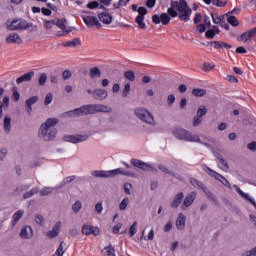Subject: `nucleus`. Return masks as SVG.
I'll return each mask as SVG.
<instances>
[{
    "label": "nucleus",
    "instance_id": "nucleus-1",
    "mask_svg": "<svg viewBox=\"0 0 256 256\" xmlns=\"http://www.w3.org/2000/svg\"><path fill=\"white\" fill-rule=\"evenodd\" d=\"M167 13L173 19L178 17L180 21L188 23V21H191V14L193 13V9L189 7L187 0L171 1Z\"/></svg>",
    "mask_w": 256,
    "mask_h": 256
},
{
    "label": "nucleus",
    "instance_id": "nucleus-2",
    "mask_svg": "<svg viewBox=\"0 0 256 256\" xmlns=\"http://www.w3.org/2000/svg\"><path fill=\"white\" fill-rule=\"evenodd\" d=\"M112 109L103 104H87L80 108L64 113V117H83V115H95V113H111Z\"/></svg>",
    "mask_w": 256,
    "mask_h": 256
},
{
    "label": "nucleus",
    "instance_id": "nucleus-3",
    "mask_svg": "<svg viewBox=\"0 0 256 256\" xmlns=\"http://www.w3.org/2000/svg\"><path fill=\"white\" fill-rule=\"evenodd\" d=\"M59 123L56 118H48L45 123L41 124L38 131V137L43 139V141H53L57 137V129L55 125Z\"/></svg>",
    "mask_w": 256,
    "mask_h": 256
},
{
    "label": "nucleus",
    "instance_id": "nucleus-4",
    "mask_svg": "<svg viewBox=\"0 0 256 256\" xmlns=\"http://www.w3.org/2000/svg\"><path fill=\"white\" fill-rule=\"evenodd\" d=\"M172 135L175 137V139H178V141H186L187 143H201V138L198 134L179 126L172 129Z\"/></svg>",
    "mask_w": 256,
    "mask_h": 256
},
{
    "label": "nucleus",
    "instance_id": "nucleus-5",
    "mask_svg": "<svg viewBox=\"0 0 256 256\" xmlns=\"http://www.w3.org/2000/svg\"><path fill=\"white\" fill-rule=\"evenodd\" d=\"M7 29L9 31H27V29L33 31V23L27 22L23 18H14L13 20L7 21Z\"/></svg>",
    "mask_w": 256,
    "mask_h": 256
},
{
    "label": "nucleus",
    "instance_id": "nucleus-6",
    "mask_svg": "<svg viewBox=\"0 0 256 256\" xmlns=\"http://www.w3.org/2000/svg\"><path fill=\"white\" fill-rule=\"evenodd\" d=\"M134 114L140 121H143V123H147V125H155V118H153V114H151L149 110L143 107H138L135 108Z\"/></svg>",
    "mask_w": 256,
    "mask_h": 256
},
{
    "label": "nucleus",
    "instance_id": "nucleus-7",
    "mask_svg": "<svg viewBox=\"0 0 256 256\" xmlns=\"http://www.w3.org/2000/svg\"><path fill=\"white\" fill-rule=\"evenodd\" d=\"M202 169L203 171H205V173H207V175H209L210 177H214L216 181H220L222 185H224L225 187H228V189H231V183H229V180H227V178H225L223 175L209 168L207 165H203Z\"/></svg>",
    "mask_w": 256,
    "mask_h": 256
},
{
    "label": "nucleus",
    "instance_id": "nucleus-8",
    "mask_svg": "<svg viewBox=\"0 0 256 256\" xmlns=\"http://www.w3.org/2000/svg\"><path fill=\"white\" fill-rule=\"evenodd\" d=\"M81 233L87 237H89V235H94L95 237L100 235L99 227L92 226L91 224H84L82 226Z\"/></svg>",
    "mask_w": 256,
    "mask_h": 256
},
{
    "label": "nucleus",
    "instance_id": "nucleus-9",
    "mask_svg": "<svg viewBox=\"0 0 256 256\" xmlns=\"http://www.w3.org/2000/svg\"><path fill=\"white\" fill-rule=\"evenodd\" d=\"M152 22L155 23V25H159V23H162V25H169L171 23V15L167 13H162L161 16L158 14L152 16Z\"/></svg>",
    "mask_w": 256,
    "mask_h": 256
},
{
    "label": "nucleus",
    "instance_id": "nucleus-10",
    "mask_svg": "<svg viewBox=\"0 0 256 256\" xmlns=\"http://www.w3.org/2000/svg\"><path fill=\"white\" fill-rule=\"evenodd\" d=\"M197 199V192L193 191L187 194V196L184 198V201L182 205L180 206V209L182 211H185L188 207H191L193 203H195V200Z\"/></svg>",
    "mask_w": 256,
    "mask_h": 256
},
{
    "label": "nucleus",
    "instance_id": "nucleus-11",
    "mask_svg": "<svg viewBox=\"0 0 256 256\" xmlns=\"http://www.w3.org/2000/svg\"><path fill=\"white\" fill-rule=\"evenodd\" d=\"M82 19L87 27H97L98 29L101 27V22L95 16L83 15Z\"/></svg>",
    "mask_w": 256,
    "mask_h": 256
},
{
    "label": "nucleus",
    "instance_id": "nucleus-12",
    "mask_svg": "<svg viewBox=\"0 0 256 256\" xmlns=\"http://www.w3.org/2000/svg\"><path fill=\"white\" fill-rule=\"evenodd\" d=\"M131 165L133 167H137V169H141L142 171H147V169H153V166L147 162H143V160H139L136 158H132L130 160Z\"/></svg>",
    "mask_w": 256,
    "mask_h": 256
},
{
    "label": "nucleus",
    "instance_id": "nucleus-13",
    "mask_svg": "<svg viewBox=\"0 0 256 256\" xmlns=\"http://www.w3.org/2000/svg\"><path fill=\"white\" fill-rule=\"evenodd\" d=\"M251 39H253L254 41L256 40V27L242 33L238 37V41H244L245 43H247V41H251Z\"/></svg>",
    "mask_w": 256,
    "mask_h": 256
},
{
    "label": "nucleus",
    "instance_id": "nucleus-14",
    "mask_svg": "<svg viewBox=\"0 0 256 256\" xmlns=\"http://www.w3.org/2000/svg\"><path fill=\"white\" fill-rule=\"evenodd\" d=\"M89 139L88 135H67L64 136V141L68 143H83V141H87Z\"/></svg>",
    "mask_w": 256,
    "mask_h": 256
},
{
    "label": "nucleus",
    "instance_id": "nucleus-15",
    "mask_svg": "<svg viewBox=\"0 0 256 256\" xmlns=\"http://www.w3.org/2000/svg\"><path fill=\"white\" fill-rule=\"evenodd\" d=\"M214 156L218 160L217 163H218L219 169H221L222 171H229V163H227V161L223 159V155H221V153L219 152H214Z\"/></svg>",
    "mask_w": 256,
    "mask_h": 256
},
{
    "label": "nucleus",
    "instance_id": "nucleus-16",
    "mask_svg": "<svg viewBox=\"0 0 256 256\" xmlns=\"http://www.w3.org/2000/svg\"><path fill=\"white\" fill-rule=\"evenodd\" d=\"M109 93L105 89H95L93 90V99L96 101H105Z\"/></svg>",
    "mask_w": 256,
    "mask_h": 256
},
{
    "label": "nucleus",
    "instance_id": "nucleus-17",
    "mask_svg": "<svg viewBox=\"0 0 256 256\" xmlns=\"http://www.w3.org/2000/svg\"><path fill=\"white\" fill-rule=\"evenodd\" d=\"M110 177H115V175H125V177H135V172L123 171L121 168L108 171Z\"/></svg>",
    "mask_w": 256,
    "mask_h": 256
},
{
    "label": "nucleus",
    "instance_id": "nucleus-18",
    "mask_svg": "<svg viewBox=\"0 0 256 256\" xmlns=\"http://www.w3.org/2000/svg\"><path fill=\"white\" fill-rule=\"evenodd\" d=\"M184 197H185V194L183 192H179L178 194H176L170 204V207H172V209L179 208V205L183 203Z\"/></svg>",
    "mask_w": 256,
    "mask_h": 256
},
{
    "label": "nucleus",
    "instance_id": "nucleus-19",
    "mask_svg": "<svg viewBox=\"0 0 256 256\" xmlns=\"http://www.w3.org/2000/svg\"><path fill=\"white\" fill-rule=\"evenodd\" d=\"M33 77H35V72L30 71V72L25 73L22 76L18 77L16 79V83H17V85H21V83H26V82L31 81L33 79Z\"/></svg>",
    "mask_w": 256,
    "mask_h": 256
},
{
    "label": "nucleus",
    "instance_id": "nucleus-20",
    "mask_svg": "<svg viewBox=\"0 0 256 256\" xmlns=\"http://www.w3.org/2000/svg\"><path fill=\"white\" fill-rule=\"evenodd\" d=\"M6 43H15L16 45H21L23 39L17 33L12 32L6 37Z\"/></svg>",
    "mask_w": 256,
    "mask_h": 256
},
{
    "label": "nucleus",
    "instance_id": "nucleus-21",
    "mask_svg": "<svg viewBox=\"0 0 256 256\" xmlns=\"http://www.w3.org/2000/svg\"><path fill=\"white\" fill-rule=\"evenodd\" d=\"M98 18L101 23H104V25H111V23H113V16L108 12L99 13Z\"/></svg>",
    "mask_w": 256,
    "mask_h": 256
},
{
    "label": "nucleus",
    "instance_id": "nucleus-22",
    "mask_svg": "<svg viewBox=\"0 0 256 256\" xmlns=\"http://www.w3.org/2000/svg\"><path fill=\"white\" fill-rule=\"evenodd\" d=\"M59 233H61V222H57L53 229L47 232V237L48 239H55V237H57V235H59Z\"/></svg>",
    "mask_w": 256,
    "mask_h": 256
},
{
    "label": "nucleus",
    "instance_id": "nucleus-23",
    "mask_svg": "<svg viewBox=\"0 0 256 256\" xmlns=\"http://www.w3.org/2000/svg\"><path fill=\"white\" fill-rule=\"evenodd\" d=\"M234 189L239 195L243 197V199H246V201H249V203H251V205H253V207L256 208V202L253 198L249 197V194L243 192V190H241V188L238 185H234Z\"/></svg>",
    "mask_w": 256,
    "mask_h": 256
},
{
    "label": "nucleus",
    "instance_id": "nucleus-24",
    "mask_svg": "<svg viewBox=\"0 0 256 256\" xmlns=\"http://www.w3.org/2000/svg\"><path fill=\"white\" fill-rule=\"evenodd\" d=\"M21 239H31L33 237V228L30 226H25L20 232Z\"/></svg>",
    "mask_w": 256,
    "mask_h": 256
},
{
    "label": "nucleus",
    "instance_id": "nucleus-25",
    "mask_svg": "<svg viewBox=\"0 0 256 256\" xmlns=\"http://www.w3.org/2000/svg\"><path fill=\"white\" fill-rule=\"evenodd\" d=\"M208 45H213L214 49H231L233 46L223 41H211Z\"/></svg>",
    "mask_w": 256,
    "mask_h": 256
},
{
    "label": "nucleus",
    "instance_id": "nucleus-26",
    "mask_svg": "<svg viewBox=\"0 0 256 256\" xmlns=\"http://www.w3.org/2000/svg\"><path fill=\"white\" fill-rule=\"evenodd\" d=\"M39 101V96H32L26 100V109L29 114L33 111V105Z\"/></svg>",
    "mask_w": 256,
    "mask_h": 256
},
{
    "label": "nucleus",
    "instance_id": "nucleus-27",
    "mask_svg": "<svg viewBox=\"0 0 256 256\" xmlns=\"http://www.w3.org/2000/svg\"><path fill=\"white\" fill-rule=\"evenodd\" d=\"M187 219V216H185L183 213H180L178 215V218L176 219V227L179 230L185 229V221Z\"/></svg>",
    "mask_w": 256,
    "mask_h": 256
},
{
    "label": "nucleus",
    "instance_id": "nucleus-28",
    "mask_svg": "<svg viewBox=\"0 0 256 256\" xmlns=\"http://www.w3.org/2000/svg\"><path fill=\"white\" fill-rule=\"evenodd\" d=\"M63 47H81V38H74L70 41L63 42Z\"/></svg>",
    "mask_w": 256,
    "mask_h": 256
},
{
    "label": "nucleus",
    "instance_id": "nucleus-29",
    "mask_svg": "<svg viewBox=\"0 0 256 256\" xmlns=\"http://www.w3.org/2000/svg\"><path fill=\"white\" fill-rule=\"evenodd\" d=\"M65 22H66L65 19H59V18L54 19V25H56V27L61 29L64 33H69V30H67V26H65Z\"/></svg>",
    "mask_w": 256,
    "mask_h": 256
},
{
    "label": "nucleus",
    "instance_id": "nucleus-30",
    "mask_svg": "<svg viewBox=\"0 0 256 256\" xmlns=\"http://www.w3.org/2000/svg\"><path fill=\"white\" fill-rule=\"evenodd\" d=\"M190 183L192 186L195 187V189H201V191H207V186H205V184H203V182L195 179V178H192L190 179Z\"/></svg>",
    "mask_w": 256,
    "mask_h": 256
},
{
    "label": "nucleus",
    "instance_id": "nucleus-31",
    "mask_svg": "<svg viewBox=\"0 0 256 256\" xmlns=\"http://www.w3.org/2000/svg\"><path fill=\"white\" fill-rule=\"evenodd\" d=\"M23 215H25V211H23V210H18L13 214V216H12V226L13 227H15V225H17V223H19V219H21V217H23Z\"/></svg>",
    "mask_w": 256,
    "mask_h": 256
},
{
    "label": "nucleus",
    "instance_id": "nucleus-32",
    "mask_svg": "<svg viewBox=\"0 0 256 256\" xmlns=\"http://www.w3.org/2000/svg\"><path fill=\"white\" fill-rule=\"evenodd\" d=\"M91 175L93 177H99V178L110 177L109 176V171H105V170H94V171L91 172Z\"/></svg>",
    "mask_w": 256,
    "mask_h": 256
},
{
    "label": "nucleus",
    "instance_id": "nucleus-33",
    "mask_svg": "<svg viewBox=\"0 0 256 256\" xmlns=\"http://www.w3.org/2000/svg\"><path fill=\"white\" fill-rule=\"evenodd\" d=\"M89 75L91 79H99V77H101V69H99V67H92L89 71Z\"/></svg>",
    "mask_w": 256,
    "mask_h": 256
},
{
    "label": "nucleus",
    "instance_id": "nucleus-34",
    "mask_svg": "<svg viewBox=\"0 0 256 256\" xmlns=\"http://www.w3.org/2000/svg\"><path fill=\"white\" fill-rule=\"evenodd\" d=\"M3 107H5V109L9 107V96H5L3 102L0 101V119L3 118Z\"/></svg>",
    "mask_w": 256,
    "mask_h": 256
},
{
    "label": "nucleus",
    "instance_id": "nucleus-35",
    "mask_svg": "<svg viewBox=\"0 0 256 256\" xmlns=\"http://www.w3.org/2000/svg\"><path fill=\"white\" fill-rule=\"evenodd\" d=\"M192 95H194V97H205V95H207V90L201 88H194L192 90Z\"/></svg>",
    "mask_w": 256,
    "mask_h": 256
},
{
    "label": "nucleus",
    "instance_id": "nucleus-36",
    "mask_svg": "<svg viewBox=\"0 0 256 256\" xmlns=\"http://www.w3.org/2000/svg\"><path fill=\"white\" fill-rule=\"evenodd\" d=\"M102 253H104V255H107V256H117V255L115 254V247H113L112 245L106 246V247L103 249Z\"/></svg>",
    "mask_w": 256,
    "mask_h": 256
},
{
    "label": "nucleus",
    "instance_id": "nucleus-37",
    "mask_svg": "<svg viewBox=\"0 0 256 256\" xmlns=\"http://www.w3.org/2000/svg\"><path fill=\"white\" fill-rule=\"evenodd\" d=\"M135 23H137L139 29H147V25L145 24V17L137 16L135 18Z\"/></svg>",
    "mask_w": 256,
    "mask_h": 256
},
{
    "label": "nucleus",
    "instance_id": "nucleus-38",
    "mask_svg": "<svg viewBox=\"0 0 256 256\" xmlns=\"http://www.w3.org/2000/svg\"><path fill=\"white\" fill-rule=\"evenodd\" d=\"M65 255V242L61 241L58 249L53 256H63Z\"/></svg>",
    "mask_w": 256,
    "mask_h": 256
},
{
    "label": "nucleus",
    "instance_id": "nucleus-39",
    "mask_svg": "<svg viewBox=\"0 0 256 256\" xmlns=\"http://www.w3.org/2000/svg\"><path fill=\"white\" fill-rule=\"evenodd\" d=\"M12 99L16 102H19L21 99V94H19V88H17V86L12 88Z\"/></svg>",
    "mask_w": 256,
    "mask_h": 256
},
{
    "label": "nucleus",
    "instance_id": "nucleus-40",
    "mask_svg": "<svg viewBox=\"0 0 256 256\" xmlns=\"http://www.w3.org/2000/svg\"><path fill=\"white\" fill-rule=\"evenodd\" d=\"M4 130L6 133H10L11 131V118L10 117H5L4 118Z\"/></svg>",
    "mask_w": 256,
    "mask_h": 256
},
{
    "label": "nucleus",
    "instance_id": "nucleus-41",
    "mask_svg": "<svg viewBox=\"0 0 256 256\" xmlns=\"http://www.w3.org/2000/svg\"><path fill=\"white\" fill-rule=\"evenodd\" d=\"M37 193H39V190L37 188H33L30 191L24 193L23 199H29L33 197V195H37Z\"/></svg>",
    "mask_w": 256,
    "mask_h": 256
},
{
    "label": "nucleus",
    "instance_id": "nucleus-42",
    "mask_svg": "<svg viewBox=\"0 0 256 256\" xmlns=\"http://www.w3.org/2000/svg\"><path fill=\"white\" fill-rule=\"evenodd\" d=\"M227 21L232 27H239V20L235 16H229Z\"/></svg>",
    "mask_w": 256,
    "mask_h": 256
},
{
    "label": "nucleus",
    "instance_id": "nucleus-43",
    "mask_svg": "<svg viewBox=\"0 0 256 256\" xmlns=\"http://www.w3.org/2000/svg\"><path fill=\"white\" fill-rule=\"evenodd\" d=\"M158 169L162 171V173H165L166 175H171V177H175V172L170 171L168 168L165 167V165H159Z\"/></svg>",
    "mask_w": 256,
    "mask_h": 256
},
{
    "label": "nucleus",
    "instance_id": "nucleus-44",
    "mask_svg": "<svg viewBox=\"0 0 256 256\" xmlns=\"http://www.w3.org/2000/svg\"><path fill=\"white\" fill-rule=\"evenodd\" d=\"M207 106L202 105L198 108L196 115H198L199 117H204V115H207Z\"/></svg>",
    "mask_w": 256,
    "mask_h": 256
},
{
    "label": "nucleus",
    "instance_id": "nucleus-45",
    "mask_svg": "<svg viewBox=\"0 0 256 256\" xmlns=\"http://www.w3.org/2000/svg\"><path fill=\"white\" fill-rule=\"evenodd\" d=\"M129 205V198L125 197L119 204L120 211H125Z\"/></svg>",
    "mask_w": 256,
    "mask_h": 256
},
{
    "label": "nucleus",
    "instance_id": "nucleus-46",
    "mask_svg": "<svg viewBox=\"0 0 256 256\" xmlns=\"http://www.w3.org/2000/svg\"><path fill=\"white\" fill-rule=\"evenodd\" d=\"M83 207V204H81V201L77 200L73 205H72V210L74 213H79L81 211V208Z\"/></svg>",
    "mask_w": 256,
    "mask_h": 256
},
{
    "label": "nucleus",
    "instance_id": "nucleus-47",
    "mask_svg": "<svg viewBox=\"0 0 256 256\" xmlns=\"http://www.w3.org/2000/svg\"><path fill=\"white\" fill-rule=\"evenodd\" d=\"M131 191H133V185L129 182L124 183V193L131 195Z\"/></svg>",
    "mask_w": 256,
    "mask_h": 256
},
{
    "label": "nucleus",
    "instance_id": "nucleus-48",
    "mask_svg": "<svg viewBox=\"0 0 256 256\" xmlns=\"http://www.w3.org/2000/svg\"><path fill=\"white\" fill-rule=\"evenodd\" d=\"M202 122H203V117L196 115L193 118V127H199V125H201Z\"/></svg>",
    "mask_w": 256,
    "mask_h": 256
},
{
    "label": "nucleus",
    "instance_id": "nucleus-49",
    "mask_svg": "<svg viewBox=\"0 0 256 256\" xmlns=\"http://www.w3.org/2000/svg\"><path fill=\"white\" fill-rule=\"evenodd\" d=\"M124 77L128 79V81H135V73L133 71H126Z\"/></svg>",
    "mask_w": 256,
    "mask_h": 256
},
{
    "label": "nucleus",
    "instance_id": "nucleus-50",
    "mask_svg": "<svg viewBox=\"0 0 256 256\" xmlns=\"http://www.w3.org/2000/svg\"><path fill=\"white\" fill-rule=\"evenodd\" d=\"M130 91H131V84L126 83V84L124 85V89H123V91H122V96H123V97H128Z\"/></svg>",
    "mask_w": 256,
    "mask_h": 256
},
{
    "label": "nucleus",
    "instance_id": "nucleus-51",
    "mask_svg": "<svg viewBox=\"0 0 256 256\" xmlns=\"http://www.w3.org/2000/svg\"><path fill=\"white\" fill-rule=\"evenodd\" d=\"M135 233H137V221L133 222V224L130 226V229H129L130 237H133Z\"/></svg>",
    "mask_w": 256,
    "mask_h": 256
},
{
    "label": "nucleus",
    "instance_id": "nucleus-52",
    "mask_svg": "<svg viewBox=\"0 0 256 256\" xmlns=\"http://www.w3.org/2000/svg\"><path fill=\"white\" fill-rule=\"evenodd\" d=\"M45 83H47V74L43 73V74L40 75V77L38 79V84L40 86H43V85H45Z\"/></svg>",
    "mask_w": 256,
    "mask_h": 256
},
{
    "label": "nucleus",
    "instance_id": "nucleus-53",
    "mask_svg": "<svg viewBox=\"0 0 256 256\" xmlns=\"http://www.w3.org/2000/svg\"><path fill=\"white\" fill-rule=\"evenodd\" d=\"M137 12H138V17H145V15H147L148 13L147 8L143 6L139 7Z\"/></svg>",
    "mask_w": 256,
    "mask_h": 256
},
{
    "label": "nucleus",
    "instance_id": "nucleus-54",
    "mask_svg": "<svg viewBox=\"0 0 256 256\" xmlns=\"http://www.w3.org/2000/svg\"><path fill=\"white\" fill-rule=\"evenodd\" d=\"M51 103H53V94L48 93L45 96L44 105H51Z\"/></svg>",
    "mask_w": 256,
    "mask_h": 256
},
{
    "label": "nucleus",
    "instance_id": "nucleus-55",
    "mask_svg": "<svg viewBox=\"0 0 256 256\" xmlns=\"http://www.w3.org/2000/svg\"><path fill=\"white\" fill-rule=\"evenodd\" d=\"M131 0H119L117 4H114L115 9H119V7H126L127 3Z\"/></svg>",
    "mask_w": 256,
    "mask_h": 256
},
{
    "label": "nucleus",
    "instance_id": "nucleus-56",
    "mask_svg": "<svg viewBox=\"0 0 256 256\" xmlns=\"http://www.w3.org/2000/svg\"><path fill=\"white\" fill-rule=\"evenodd\" d=\"M53 25H55L54 20H44L45 29H53Z\"/></svg>",
    "mask_w": 256,
    "mask_h": 256
},
{
    "label": "nucleus",
    "instance_id": "nucleus-57",
    "mask_svg": "<svg viewBox=\"0 0 256 256\" xmlns=\"http://www.w3.org/2000/svg\"><path fill=\"white\" fill-rule=\"evenodd\" d=\"M215 32L212 29H209L205 32L206 39H215Z\"/></svg>",
    "mask_w": 256,
    "mask_h": 256
},
{
    "label": "nucleus",
    "instance_id": "nucleus-58",
    "mask_svg": "<svg viewBox=\"0 0 256 256\" xmlns=\"http://www.w3.org/2000/svg\"><path fill=\"white\" fill-rule=\"evenodd\" d=\"M121 227H123V224L117 223V224L113 227L112 233H114V235H119V231H121Z\"/></svg>",
    "mask_w": 256,
    "mask_h": 256
},
{
    "label": "nucleus",
    "instance_id": "nucleus-59",
    "mask_svg": "<svg viewBox=\"0 0 256 256\" xmlns=\"http://www.w3.org/2000/svg\"><path fill=\"white\" fill-rule=\"evenodd\" d=\"M88 9H97L99 7V2L91 1L87 4Z\"/></svg>",
    "mask_w": 256,
    "mask_h": 256
},
{
    "label": "nucleus",
    "instance_id": "nucleus-60",
    "mask_svg": "<svg viewBox=\"0 0 256 256\" xmlns=\"http://www.w3.org/2000/svg\"><path fill=\"white\" fill-rule=\"evenodd\" d=\"M212 3L216 7H225L227 5V2H222L221 0H212Z\"/></svg>",
    "mask_w": 256,
    "mask_h": 256
},
{
    "label": "nucleus",
    "instance_id": "nucleus-61",
    "mask_svg": "<svg viewBox=\"0 0 256 256\" xmlns=\"http://www.w3.org/2000/svg\"><path fill=\"white\" fill-rule=\"evenodd\" d=\"M173 103H175V95L170 94L167 97V104L169 105V107H171V105H173Z\"/></svg>",
    "mask_w": 256,
    "mask_h": 256
},
{
    "label": "nucleus",
    "instance_id": "nucleus-62",
    "mask_svg": "<svg viewBox=\"0 0 256 256\" xmlns=\"http://www.w3.org/2000/svg\"><path fill=\"white\" fill-rule=\"evenodd\" d=\"M35 221L38 225H43L44 223L43 216L41 214H37L35 217Z\"/></svg>",
    "mask_w": 256,
    "mask_h": 256
},
{
    "label": "nucleus",
    "instance_id": "nucleus-63",
    "mask_svg": "<svg viewBox=\"0 0 256 256\" xmlns=\"http://www.w3.org/2000/svg\"><path fill=\"white\" fill-rule=\"evenodd\" d=\"M49 193H51V188H43L42 190H40L41 196L49 195Z\"/></svg>",
    "mask_w": 256,
    "mask_h": 256
},
{
    "label": "nucleus",
    "instance_id": "nucleus-64",
    "mask_svg": "<svg viewBox=\"0 0 256 256\" xmlns=\"http://www.w3.org/2000/svg\"><path fill=\"white\" fill-rule=\"evenodd\" d=\"M247 149H249L250 151H255L256 150V142L253 141V142L249 143L247 145Z\"/></svg>",
    "mask_w": 256,
    "mask_h": 256
}]
</instances>
